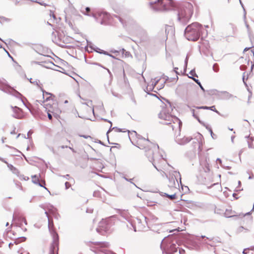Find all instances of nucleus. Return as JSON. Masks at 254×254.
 <instances>
[{
  "label": "nucleus",
  "instance_id": "nucleus-53",
  "mask_svg": "<svg viewBox=\"0 0 254 254\" xmlns=\"http://www.w3.org/2000/svg\"><path fill=\"white\" fill-rule=\"evenodd\" d=\"M176 215H177V216H182V213L179 211L178 212L177 214H176Z\"/></svg>",
  "mask_w": 254,
  "mask_h": 254
},
{
  "label": "nucleus",
  "instance_id": "nucleus-40",
  "mask_svg": "<svg viewBox=\"0 0 254 254\" xmlns=\"http://www.w3.org/2000/svg\"><path fill=\"white\" fill-rule=\"evenodd\" d=\"M122 215L123 217H124L126 219H128V217L127 216H126V212L123 211L122 212Z\"/></svg>",
  "mask_w": 254,
  "mask_h": 254
},
{
  "label": "nucleus",
  "instance_id": "nucleus-18",
  "mask_svg": "<svg viewBox=\"0 0 254 254\" xmlns=\"http://www.w3.org/2000/svg\"><path fill=\"white\" fill-rule=\"evenodd\" d=\"M154 81L152 82L151 86L148 85L147 86L146 91L145 90L146 92H147V91H150L152 90V89L154 88V87L158 83V82L160 80V79L155 78L154 79Z\"/></svg>",
  "mask_w": 254,
  "mask_h": 254
},
{
  "label": "nucleus",
  "instance_id": "nucleus-48",
  "mask_svg": "<svg viewBox=\"0 0 254 254\" xmlns=\"http://www.w3.org/2000/svg\"><path fill=\"white\" fill-rule=\"evenodd\" d=\"M81 136H82L85 138H91L90 136H89V135H81Z\"/></svg>",
  "mask_w": 254,
  "mask_h": 254
},
{
  "label": "nucleus",
  "instance_id": "nucleus-47",
  "mask_svg": "<svg viewBox=\"0 0 254 254\" xmlns=\"http://www.w3.org/2000/svg\"><path fill=\"white\" fill-rule=\"evenodd\" d=\"M49 211L52 213H54L56 211V208L53 207L51 209L49 210Z\"/></svg>",
  "mask_w": 254,
  "mask_h": 254
},
{
  "label": "nucleus",
  "instance_id": "nucleus-27",
  "mask_svg": "<svg viewBox=\"0 0 254 254\" xmlns=\"http://www.w3.org/2000/svg\"><path fill=\"white\" fill-rule=\"evenodd\" d=\"M114 17L117 18L119 21L123 24V25H124L125 24V22H124V20L123 19V18L122 17H121L120 16H118V15H115L114 16Z\"/></svg>",
  "mask_w": 254,
  "mask_h": 254
},
{
  "label": "nucleus",
  "instance_id": "nucleus-36",
  "mask_svg": "<svg viewBox=\"0 0 254 254\" xmlns=\"http://www.w3.org/2000/svg\"><path fill=\"white\" fill-rule=\"evenodd\" d=\"M245 229L242 226H241L239 227L237 229V232L238 233H241L243 232V230Z\"/></svg>",
  "mask_w": 254,
  "mask_h": 254
},
{
  "label": "nucleus",
  "instance_id": "nucleus-55",
  "mask_svg": "<svg viewBox=\"0 0 254 254\" xmlns=\"http://www.w3.org/2000/svg\"><path fill=\"white\" fill-rule=\"evenodd\" d=\"M187 63H188V58L187 57L186 60H185V65H186V66H187Z\"/></svg>",
  "mask_w": 254,
  "mask_h": 254
},
{
  "label": "nucleus",
  "instance_id": "nucleus-43",
  "mask_svg": "<svg viewBox=\"0 0 254 254\" xmlns=\"http://www.w3.org/2000/svg\"><path fill=\"white\" fill-rule=\"evenodd\" d=\"M196 108H198V109H209V107H206V106L197 107Z\"/></svg>",
  "mask_w": 254,
  "mask_h": 254
},
{
  "label": "nucleus",
  "instance_id": "nucleus-60",
  "mask_svg": "<svg viewBox=\"0 0 254 254\" xmlns=\"http://www.w3.org/2000/svg\"><path fill=\"white\" fill-rule=\"evenodd\" d=\"M254 64H253L252 65H251V70H253V69L254 68Z\"/></svg>",
  "mask_w": 254,
  "mask_h": 254
},
{
  "label": "nucleus",
  "instance_id": "nucleus-63",
  "mask_svg": "<svg viewBox=\"0 0 254 254\" xmlns=\"http://www.w3.org/2000/svg\"><path fill=\"white\" fill-rule=\"evenodd\" d=\"M62 148H67V146H61Z\"/></svg>",
  "mask_w": 254,
  "mask_h": 254
},
{
  "label": "nucleus",
  "instance_id": "nucleus-34",
  "mask_svg": "<svg viewBox=\"0 0 254 254\" xmlns=\"http://www.w3.org/2000/svg\"><path fill=\"white\" fill-rule=\"evenodd\" d=\"M98 52L100 53L104 54L105 55H109V56L114 58V57L113 55L108 54L107 52H106V51H102V52Z\"/></svg>",
  "mask_w": 254,
  "mask_h": 254
},
{
  "label": "nucleus",
  "instance_id": "nucleus-15",
  "mask_svg": "<svg viewBox=\"0 0 254 254\" xmlns=\"http://www.w3.org/2000/svg\"><path fill=\"white\" fill-rule=\"evenodd\" d=\"M192 139L191 137H184L183 138L178 139L177 143L180 145H185L189 142Z\"/></svg>",
  "mask_w": 254,
  "mask_h": 254
},
{
  "label": "nucleus",
  "instance_id": "nucleus-3",
  "mask_svg": "<svg viewBox=\"0 0 254 254\" xmlns=\"http://www.w3.org/2000/svg\"><path fill=\"white\" fill-rule=\"evenodd\" d=\"M159 114V118L163 121L162 123L166 125H171L174 123L175 116L173 112V108L170 102L166 104Z\"/></svg>",
  "mask_w": 254,
  "mask_h": 254
},
{
  "label": "nucleus",
  "instance_id": "nucleus-28",
  "mask_svg": "<svg viewBox=\"0 0 254 254\" xmlns=\"http://www.w3.org/2000/svg\"><path fill=\"white\" fill-rule=\"evenodd\" d=\"M173 30V27L172 26H167L166 27V33H167V36L168 35L169 33V31L170 30Z\"/></svg>",
  "mask_w": 254,
  "mask_h": 254
},
{
  "label": "nucleus",
  "instance_id": "nucleus-2",
  "mask_svg": "<svg viewBox=\"0 0 254 254\" xmlns=\"http://www.w3.org/2000/svg\"><path fill=\"white\" fill-rule=\"evenodd\" d=\"M203 30L204 29L201 24L194 22L186 28L184 35L188 40L195 41L199 38Z\"/></svg>",
  "mask_w": 254,
  "mask_h": 254
},
{
  "label": "nucleus",
  "instance_id": "nucleus-10",
  "mask_svg": "<svg viewBox=\"0 0 254 254\" xmlns=\"http://www.w3.org/2000/svg\"><path fill=\"white\" fill-rule=\"evenodd\" d=\"M43 106L46 109V111H47V112L48 118L50 120H52V115L51 113H52L54 115L55 110L54 109L51 104L48 103L46 102H44Z\"/></svg>",
  "mask_w": 254,
  "mask_h": 254
},
{
  "label": "nucleus",
  "instance_id": "nucleus-58",
  "mask_svg": "<svg viewBox=\"0 0 254 254\" xmlns=\"http://www.w3.org/2000/svg\"><path fill=\"white\" fill-rule=\"evenodd\" d=\"M14 3H15V5H17V4H18V3H19V1H18V0H15V1H14Z\"/></svg>",
  "mask_w": 254,
  "mask_h": 254
},
{
  "label": "nucleus",
  "instance_id": "nucleus-12",
  "mask_svg": "<svg viewBox=\"0 0 254 254\" xmlns=\"http://www.w3.org/2000/svg\"><path fill=\"white\" fill-rule=\"evenodd\" d=\"M217 95L221 99L228 100L233 97V95L227 91H217Z\"/></svg>",
  "mask_w": 254,
  "mask_h": 254
},
{
  "label": "nucleus",
  "instance_id": "nucleus-5",
  "mask_svg": "<svg viewBox=\"0 0 254 254\" xmlns=\"http://www.w3.org/2000/svg\"><path fill=\"white\" fill-rule=\"evenodd\" d=\"M175 236L173 235L166 237L161 243L163 254H174L175 252Z\"/></svg>",
  "mask_w": 254,
  "mask_h": 254
},
{
  "label": "nucleus",
  "instance_id": "nucleus-46",
  "mask_svg": "<svg viewBox=\"0 0 254 254\" xmlns=\"http://www.w3.org/2000/svg\"><path fill=\"white\" fill-rule=\"evenodd\" d=\"M179 254H185V251L184 250H182L181 249H179Z\"/></svg>",
  "mask_w": 254,
  "mask_h": 254
},
{
  "label": "nucleus",
  "instance_id": "nucleus-41",
  "mask_svg": "<svg viewBox=\"0 0 254 254\" xmlns=\"http://www.w3.org/2000/svg\"><path fill=\"white\" fill-rule=\"evenodd\" d=\"M50 16H51V17H52L54 19H56V16H55V14H54V12H53L52 11H51V10H50Z\"/></svg>",
  "mask_w": 254,
  "mask_h": 254
},
{
  "label": "nucleus",
  "instance_id": "nucleus-20",
  "mask_svg": "<svg viewBox=\"0 0 254 254\" xmlns=\"http://www.w3.org/2000/svg\"><path fill=\"white\" fill-rule=\"evenodd\" d=\"M201 238L202 239H204V238H205L202 242V243L204 244H207V245H209L208 244V243L207 242V240H209V241H210L211 239H210L208 237H206L205 236H201V237H198V236H196V240L198 241H201Z\"/></svg>",
  "mask_w": 254,
  "mask_h": 254
},
{
  "label": "nucleus",
  "instance_id": "nucleus-14",
  "mask_svg": "<svg viewBox=\"0 0 254 254\" xmlns=\"http://www.w3.org/2000/svg\"><path fill=\"white\" fill-rule=\"evenodd\" d=\"M13 109V111L14 112V114L13 116L17 119H20L22 117V114H21V110L20 108L15 107H12Z\"/></svg>",
  "mask_w": 254,
  "mask_h": 254
},
{
  "label": "nucleus",
  "instance_id": "nucleus-8",
  "mask_svg": "<svg viewBox=\"0 0 254 254\" xmlns=\"http://www.w3.org/2000/svg\"><path fill=\"white\" fill-rule=\"evenodd\" d=\"M192 12L189 8H183L179 10L178 14V22L180 25H185L189 22Z\"/></svg>",
  "mask_w": 254,
  "mask_h": 254
},
{
  "label": "nucleus",
  "instance_id": "nucleus-26",
  "mask_svg": "<svg viewBox=\"0 0 254 254\" xmlns=\"http://www.w3.org/2000/svg\"><path fill=\"white\" fill-rule=\"evenodd\" d=\"M122 52L123 54H125L126 57H129L130 56V53L126 51L124 49H122Z\"/></svg>",
  "mask_w": 254,
  "mask_h": 254
},
{
  "label": "nucleus",
  "instance_id": "nucleus-4",
  "mask_svg": "<svg viewBox=\"0 0 254 254\" xmlns=\"http://www.w3.org/2000/svg\"><path fill=\"white\" fill-rule=\"evenodd\" d=\"M149 4L156 10L169 11L173 10L175 7L174 0H156Z\"/></svg>",
  "mask_w": 254,
  "mask_h": 254
},
{
  "label": "nucleus",
  "instance_id": "nucleus-45",
  "mask_svg": "<svg viewBox=\"0 0 254 254\" xmlns=\"http://www.w3.org/2000/svg\"><path fill=\"white\" fill-rule=\"evenodd\" d=\"M193 117L195 118L199 123H201L199 118L195 114L194 115H193Z\"/></svg>",
  "mask_w": 254,
  "mask_h": 254
},
{
  "label": "nucleus",
  "instance_id": "nucleus-11",
  "mask_svg": "<svg viewBox=\"0 0 254 254\" xmlns=\"http://www.w3.org/2000/svg\"><path fill=\"white\" fill-rule=\"evenodd\" d=\"M98 14L99 18L102 19L100 22L102 24L106 23L110 17V15L106 12H100Z\"/></svg>",
  "mask_w": 254,
  "mask_h": 254
},
{
  "label": "nucleus",
  "instance_id": "nucleus-16",
  "mask_svg": "<svg viewBox=\"0 0 254 254\" xmlns=\"http://www.w3.org/2000/svg\"><path fill=\"white\" fill-rule=\"evenodd\" d=\"M248 138V147L250 148L254 149V137H250V136H246Z\"/></svg>",
  "mask_w": 254,
  "mask_h": 254
},
{
  "label": "nucleus",
  "instance_id": "nucleus-59",
  "mask_svg": "<svg viewBox=\"0 0 254 254\" xmlns=\"http://www.w3.org/2000/svg\"><path fill=\"white\" fill-rule=\"evenodd\" d=\"M64 177H65L66 179H68V177H69V175H66V176H64Z\"/></svg>",
  "mask_w": 254,
  "mask_h": 254
},
{
  "label": "nucleus",
  "instance_id": "nucleus-9",
  "mask_svg": "<svg viewBox=\"0 0 254 254\" xmlns=\"http://www.w3.org/2000/svg\"><path fill=\"white\" fill-rule=\"evenodd\" d=\"M0 89L3 92L7 93L13 94V92L19 94V93L15 91L13 88L7 85L4 80L0 79Z\"/></svg>",
  "mask_w": 254,
  "mask_h": 254
},
{
  "label": "nucleus",
  "instance_id": "nucleus-29",
  "mask_svg": "<svg viewBox=\"0 0 254 254\" xmlns=\"http://www.w3.org/2000/svg\"><path fill=\"white\" fill-rule=\"evenodd\" d=\"M213 69L215 72H218L219 70L218 65L217 64H215L213 66Z\"/></svg>",
  "mask_w": 254,
  "mask_h": 254
},
{
  "label": "nucleus",
  "instance_id": "nucleus-19",
  "mask_svg": "<svg viewBox=\"0 0 254 254\" xmlns=\"http://www.w3.org/2000/svg\"><path fill=\"white\" fill-rule=\"evenodd\" d=\"M41 178V176L39 175H33L31 176L32 182L35 184L37 185L40 182V178Z\"/></svg>",
  "mask_w": 254,
  "mask_h": 254
},
{
  "label": "nucleus",
  "instance_id": "nucleus-13",
  "mask_svg": "<svg viewBox=\"0 0 254 254\" xmlns=\"http://www.w3.org/2000/svg\"><path fill=\"white\" fill-rule=\"evenodd\" d=\"M250 213V212L246 213L245 214H239V215H235L233 214L232 211L231 210L226 209V211L224 213V215L226 217L229 218V217H235L236 218H238L240 217H244L245 216L247 215H249Z\"/></svg>",
  "mask_w": 254,
  "mask_h": 254
},
{
  "label": "nucleus",
  "instance_id": "nucleus-44",
  "mask_svg": "<svg viewBox=\"0 0 254 254\" xmlns=\"http://www.w3.org/2000/svg\"><path fill=\"white\" fill-rule=\"evenodd\" d=\"M193 117L195 118L199 123H201L199 118L195 114L194 115H193Z\"/></svg>",
  "mask_w": 254,
  "mask_h": 254
},
{
  "label": "nucleus",
  "instance_id": "nucleus-23",
  "mask_svg": "<svg viewBox=\"0 0 254 254\" xmlns=\"http://www.w3.org/2000/svg\"><path fill=\"white\" fill-rule=\"evenodd\" d=\"M189 77L192 79L199 86L200 88H201V89L202 90H203V91H205L204 89L203 88V87H202V86L201 85L200 82H199V81L198 80L193 78L192 76H189Z\"/></svg>",
  "mask_w": 254,
  "mask_h": 254
},
{
  "label": "nucleus",
  "instance_id": "nucleus-56",
  "mask_svg": "<svg viewBox=\"0 0 254 254\" xmlns=\"http://www.w3.org/2000/svg\"><path fill=\"white\" fill-rule=\"evenodd\" d=\"M191 111L192 115H194L195 114V111H194V109H192V110H191Z\"/></svg>",
  "mask_w": 254,
  "mask_h": 254
},
{
  "label": "nucleus",
  "instance_id": "nucleus-7",
  "mask_svg": "<svg viewBox=\"0 0 254 254\" xmlns=\"http://www.w3.org/2000/svg\"><path fill=\"white\" fill-rule=\"evenodd\" d=\"M93 246H90L91 250L96 254H116L114 253L107 249L109 244L106 242H95L91 243Z\"/></svg>",
  "mask_w": 254,
  "mask_h": 254
},
{
  "label": "nucleus",
  "instance_id": "nucleus-6",
  "mask_svg": "<svg viewBox=\"0 0 254 254\" xmlns=\"http://www.w3.org/2000/svg\"><path fill=\"white\" fill-rule=\"evenodd\" d=\"M45 214L48 218L49 224L48 228L53 235V243H52L50 248L49 254H58V246H59V237L58 234L54 231L52 230L53 227V222H51L49 218L48 213L47 211H45Z\"/></svg>",
  "mask_w": 254,
  "mask_h": 254
},
{
  "label": "nucleus",
  "instance_id": "nucleus-31",
  "mask_svg": "<svg viewBox=\"0 0 254 254\" xmlns=\"http://www.w3.org/2000/svg\"><path fill=\"white\" fill-rule=\"evenodd\" d=\"M176 120H177L179 122L178 124H179V130L181 131V128L182 126V123L181 121V120L179 118H178L177 117H176Z\"/></svg>",
  "mask_w": 254,
  "mask_h": 254
},
{
  "label": "nucleus",
  "instance_id": "nucleus-35",
  "mask_svg": "<svg viewBox=\"0 0 254 254\" xmlns=\"http://www.w3.org/2000/svg\"><path fill=\"white\" fill-rule=\"evenodd\" d=\"M33 1L35 2H37V3H38L39 4H40V5H44L45 6H47V4H46L45 3L43 2H39V1H38L37 0H33Z\"/></svg>",
  "mask_w": 254,
  "mask_h": 254
},
{
  "label": "nucleus",
  "instance_id": "nucleus-1",
  "mask_svg": "<svg viewBox=\"0 0 254 254\" xmlns=\"http://www.w3.org/2000/svg\"><path fill=\"white\" fill-rule=\"evenodd\" d=\"M137 144L138 147L141 149H145L146 156L150 161L153 162V165L156 161L163 159L162 155L154 153V151L159 149V146L157 144H152L148 139L144 138H139L137 141Z\"/></svg>",
  "mask_w": 254,
  "mask_h": 254
},
{
  "label": "nucleus",
  "instance_id": "nucleus-49",
  "mask_svg": "<svg viewBox=\"0 0 254 254\" xmlns=\"http://www.w3.org/2000/svg\"><path fill=\"white\" fill-rule=\"evenodd\" d=\"M22 222H24L25 224H27L26 220V219L24 218H23L22 219Z\"/></svg>",
  "mask_w": 254,
  "mask_h": 254
},
{
  "label": "nucleus",
  "instance_id": "nucleus-24",
  "mask_svg": "<svg viewBox=\"0 0 254 254\" xmlns=\"http://www.w3.org/2000/svg\"><path fill=\"white\" fill-rule=\"evenodd\" d=\"M10 19L4 16H0V23H3L5 22H9Z\"/></svg>",
  "mask_w": 254,
  "mask_h": 254
},
{
  "label": "nucleus",
  "instance_id": "nucleus-61",
  "mask_svg": "<svg viewBox=\"0 0 254 254\" xmlns=\"http://www.w3.org/2000/svg\"><path fill=\"white\" fill-rule=\"evenodd\" d=\"M50 97H46V101L47 102L48 100H49Z\"/></svg>",
  "mask_w": 254,
  "mask_h": 254
},
{
  "label": "nucleus",
  "instance_id": "nucleus-62",
  "mask_svg": "<svg viewBox=\"0 0 254 254\" xmlns=\"http://www.w3.org/2000/svg\"><path fill=\"white\" fill-rule=\"evenodd\" d=\"M250 49V48H246L245 49H244V51H248V50H249Z\"/></svg>",
  "mask_w": 254,
  "mask_h": 254
},
{
  "label": "nucleus",
  "instance_id": "nucleus-51",
  "mask_svg": "<svg viewBox=\"0 0 254 254\" xmlns=\"http://www.w3.org/2000/svg\"><path fill=\"white\" fill-rule=\"evenodd\" d=\"M124 178L126 181H128V182H131V180H132V179H127V178H126L125 177H124Z\"/></svg>",
  "mask_w": 254,
  "mask_h": 254
},
{
  "label": "nucleus",
  "instance_id": "nucleus-30",
  "mask_svg": "<svg viewBox=\"0 0 254 254\" xmlns=\"http://www.w3.org/2000/svg\"><path fill=\"white\" fill-rule=\"evenodd\" d=\"M7 166L13 172H15V171H17L16 169L11 164H7Z\"/></svg>",
  "mask_w": 254,
  "mask_h": 254
},
{
  "label": "nucleus",
  "instance_id": "nucleus-50",
  "mask_svg": "<svg viewBox=\"0 0 254 254\" xmlns=\"http://www.w3.org/2000/svg\"><path fill=\"white\" fill-rule=\"evenodd\" d=\"M235 137V135H233L231 136V141L233 143L234 142V138Z\"/></svg>",
  "mask_w": 254,
  "mask_h": 254
},
{
  "label": "nucleus",
  "instance_id": "nucleus-52",
  "mask_svg": "<svg viewBox=\"0 0 254 254\" xmlns=\"http://www.w3.org/2000/svg\"><path fill=\"white\" fill-rule=\"evenodd\" d=\"M11 134H15V128H14L12 131L10 132Z\"/></svg>",
  "mask_w": 254,
  "mask_h": 254
},
{
  "label": "nucleus",
  "instance_id": "nucleus-57",
  "mask_svg": "<svg viewBox=\"0 0 254 254\" xmlns=\"http://www.w3.org/2000/svg\"><path fill=\"white\" fill-rule=\"evenodd\" d=\"M217 161H218L220 164L222 163L221 160L220 159H219V158H218L217 159Z\"/></svg>",
  "mask_w": 254,
  "mask_h": 254
},
{
  "label": "nucleus",
  "instance_id": "nucleus-32",
  "mask_svg": "<svg viewBox=\"0 0 254 254\" xmlns=\"http://www.w3.org/2000/svg\"><path fill=\"white\" fill-rule=\"evenodd\" d=\"M209 109H210L213 111H214L218 114H219V112L216 110L214 106H212L211 107H209Z\"/></svg>",
  "mask_w": 254,
  "mask_h": 254
},
{
  "label": "nucleus",
  "instance_id": "nucleus-42",
  "mask_svg": "<svg viewBox=\"0 0 254 254\" xmlns=\"http://www.w3.org/2000/svg\"><path fill=\"white\" fill-rule=\"evenodd\" d=\"M190 74L192 75V76H197L196 74H195V71L194 70H191L190 72Z\"/></svg>",
  "mask_w": 254,
  "mask_h": 254
},
{
  "label": "nucleus",
  "instance_id": "nucleus-22",
  "mask_svg": "<svg viewBox=\"0 0 254 254\" xmlns=\"http://www.w3.org/2000/svg\"><path fill=\"white\" fill-rule=\"evenodd\" d=\"M180 184L181 185V189H182V193H186L187 192H188V191L189 190V189L188 188V186H183L182 184V182H181V181L180 180Z\"/></svg>",
  "mask_w": 254,
  "mask_h": 254
},
{
  "label": "nucleus",
  "instance_id": "nucleus-33",
  "mask_svg": "<svg viewBox=\"0 0 254 254\" xmlns=\"http://www.w3.org/2000/svg\"><path fill=\"white\" fill-rule=\"evenodd\" d=\"M85 10H86V11H85V12L83 11H82V13H83V14H87V13H88V12L90 11V8H89V7H86V8H85Z\"/></svg>",
  "mask_w": 254,
  "mask_h": 254
},
{
  "label": "nucleus",
  "instance_id": "nucleus-54",
  "mask_svg": "<svg viewBox=\"0 0 254 254\" xmlns=\"http://www.w3.org/2000/svg\"><path fill=\"white\" fill-rule=\"evenodd\" d=\"M104 223V222H100V225H99V227H102V224H103Z\"/></svg>",
  "mask_w": 254,
  "mask_h": 254
},
{
  "label": "nucleus",
  "instance_id": "nucleus-21",
  "mask_svg": "<svg viewBox=\"0 0 254 254\" xmlns=\"http://www.w3.org/2000/svg\"><path fill=\"white\" fill-rule=\"evenodd\" d=\"M187 221V219L184 218L183 219V222H184V225H182L181 227H178L177 228H176V231L180 232V231H183L185 230L186 227H185V224L186 222Z\"/></svg>",
  "mask_w": 254,
  "mask_h": 254
},
{
  "label": "nucleus",
  "instance_id": "nucleus-17",
  "mask_svg": "<svg viewBox=\"0 0 254 254\" xmlns=\"http://www.w3.org/2000/svg\"><path fill=\"white\" fill-rule=\"evenodd\" d=\"M105 121L108 122L111 124V127L109 129V130L107 131V134H108L110 131H111V130H114L115 132H125V131H123L122 129L118 128L117 127H114L112 128H111L112 127V123L111 121L107 120V119H104Z\"/></svg>",
  "mask_w": 254,
  "mask_h": 254
},
{
  "label": "nucleus",
  "instance_id": "nucleus-25",
  "mask_svg": "<svg viewBox=\"0 0 254 254\" xmlns=\"http://www.w3.org/2000/svg\"><path fill=\"white\" fill-rule=\"evenodd\" d=\"M45 184H46V183H45V181H41V182H39V183L37 185L41 187H43L45 190H47L49 192L48 189L44 186V185H45Z\"/></svg>",
  "mask_w": 254,
  "mask_h": 254
},
{
  "label": "nucleus",
  "instance_id": "nucleus-39",
  "mask_svg": "<svg viewBox=\"0 0 254 254\" xmlns=\"http://www.w3.org/2000/svg\"><path fill=\"white\" fill-rule=\"evenodd\" d=\"M70 186H71L70 184L68 182H65V187L66 189H68L69 187H70Z\"/></svg>",
  "mask_w": 254,
  "mask_h": 254
},
{
  "label": "nucleus",
  "instance_id": "nucleus-37",
  "mask_svg": "<svg viewBox=\"0 0 254 254\" xmlns=\"http://www.w3.org/2000/svg\"><path fill=\"white\" fill-rule=\"evenodd\" d=\"M167 196L171 199H175V194H171V195H168L167 194Z\"/></svg>",
  "mask_w": 254,
  "mask_h": 254
},
{
  "label": "nucleus",
  "instance_id": "nucleus-38",
  "mask_svg": "<svg viewBox=\"0 0 254 254\" xmlns=\"http://www.w3.org/2000/svg\"><path fill=\"white\" fill-rule=\"evenodd\" d=\"M249 248L245 249L243 251V254H248L249 253Z\"/></svg>",
  "mask_w": 254,
  "mask_h": 254
},
{
  "label": "nucleus",
  "instance_id": "nucleus-64",
  "mask_svg": "<svg viewBox=\"0 0 254 254\" xmlns=\"http://www.w3.org/2000/svg\"><path fill=\"white\" fill-rule=\"evenodd\" d=\"M209 131H210V133H213V131H212V129L211 128H209Z\"/></svg>",
  "mask_w": 254,
  "mask_h": 254
}]
</instances>
